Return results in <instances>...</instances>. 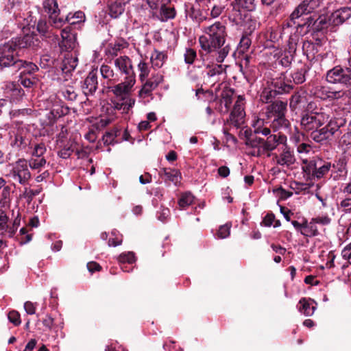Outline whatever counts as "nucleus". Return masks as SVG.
Returning <instances> with one entry per match:
<instances>
[{
	"instance_id": "5701e85b",
	"label": "nucleus",
	"mask_w": 351,
	"mask_h": 351,
	"mask_svg": "<svg viewBox=\"0 0 351 351\" xmlns=\"http://www.w3.org/2000/svg\"><path fill=\"white\" fill-rule=\"evenodd\" d=\"M346 119L343 117H334L330 119L327 124L332 134L335 136L339 137L344 130L343 128L346 127Z\"/></svg>"
},
{
	"instance_id": "603ef678",
	"label": "nucleus",
	"mask_w": 351,
	"mask_h": 351,
	"mask_svg": "<svg viewBox=\"0 0 351 351\" xmlns=\"http://www.w3.org/2000/svg\"><path fill=\"white\" fill-rule=\"evenodd\" d=\"M295 56H293L285 51L280 56L279 63L284 67H289L293 61Z\"/></svg>"
},
{
	"instance_id": "4be33fe9",
	"label": "nucleus",
	"mask_w": 351,
	"mask_h": 351,
	"mask_svg": "<svg viewBox=\"0 0 351 351\" xmlns=\"http://www.w3.org/2000/svg\"><path fill=\"white\" fill-rule=\"evenodd\" d=\"M199 6L200 5L199 4ZM185 12L187 16L190 17L193 21L200 23L207 19V14L200 9L192 4L185 5Z\"/></svg>"
},
{
	"instance_id": "4468645a",
	"label": "nucleus",
	"mask_w": 351,
	"mask_h": 351,
	"mask_svg": "<svg viewBox=\"0 0 351 351\" xmlns=\"http://www.w3.org/2000/svg\"><path fill=\"white\" fill-rule=\"evenodd\" d=\"M243 100V97L242 96L238 97V99L235 102L233 109L230 114V121L231 124H232L237 128H240L241 125L244 123V117L245 113L241 103Z\"/></svg>"
},
{
	"instance_id": "f03ea898",
	"label": "nucleus",
	"mask_w": 351,
	"mask_h": 351,
	"mask_svg": "<svg viewBox=\"0 0 351 351\" xmlns=\"http://www.w3.org/2000/svg\"><path fill=\"white\" fill-rule=\"evenodd\" d=\"M302 23H298L297 32L301 36L311 33L313 38L324 37L331 29L328 15L313 14L302 19Z\"/></svg>"
},
{
	"instance_id": "2f4dec72",
	"label": "nucleus",
	"mask_w": 351,
	"mask_h": 351,
	"mask_svg": "<svg viewBox=\"0 0 351 351\" xmlns=\"http://www.w3.org/2000/svg\"><path fill=\"white\" fill-rule=\"evenodd\" d=\"M302 234L304 237H312L319 234L317 226L313 221V218L308 222L306 219H304V227Z\"/></svg>"
},
{
	"instance_id": "c03bdc74",
	"label": "nucleus",
	"mask_w": 351,
	"mask_h": 351,
	"mask_svg": "<svg viewBox=\"0 0 351 351\" xmlns=\"http://www.w3.org/2000/svg\"><path fill=\"white\" fill-rule=\"evenodd\" d=\"M194 199L191 192H184L181 194L178 203L181 209H184L193 203Z\"/></svg>"
},
{
	"instance_id": "a878e982",
	"label": "nucleus",
	"mask_w": 351,
	"mask_h": 351,
	"mask_svg": "<svg viewBox=\"0 0 351 351\" xmlns=\"http://www.w3.org/2000/svg\"><path fill=\"white\" fill-rule=\"evenodd\" d=\"M129 0H115L108 5L109 14L112 18H118L125 10V5Z\"/></svg>"
},
{
	"instance_id": "5fc2aeb1",
	"label": "nucleus",
	"mask_w": 351,
	"mask_h": 351,
	"mask_svg": "<svg viewBox=\"0 0 351 351\" xmlns=\"http://www.w3.org/2000/svg\"><path fill=\"white\" fill-rule=\"evenodd\" d=\"M304 163H305V165L302 167L303 171L306 174L311 175L315 178L317 162L315 160H311L309 162H304Z\"/></svg>"
},
{
	"instance_id": "4c0bfd02",
	"label": "nucleus",
	"mask_w": 351,
	"mask_h": 351,
	"mask_svg": "<svg viewBox=\"0 0 351 351\" xmlns=\"http://www.w3.org/2000/svg\"><path fill=\"white\" fill-rule=\"evenodd\" d=\"M10 193L11 189L9 186H5L3 188L1 193L0 208L10 210Z\"/></svg>"
},
{
	"instance_id": "412c9836",
	"label": "nucleus",
	"mask_w": 351,
	"mask_h": 351,
	"mask_svg": "<svg viewBox=\"0 0 351 351\" xmlns=\"http://www.w3.org/2000/svg\"><path fill=\"white\" fill-rule=\"evenodd\" d=\"M159 176L164 180L165 182L170 184L173 183L177 185L180 182L182 176L179 170L171 168H162L158 172Z\"/></svg>"
},
{
	"instance_id": "ddd939ff",
	"label": "nucleus",
	"mask_w": 351,
	"mask_h": 351,
	"mask_svg": "<svg viewBox=\"0 0 351 351\" xmlns=\"http://www.w3.org/2000/svg\"><path fill=\"white\" fill-rule=\"evenodd\" d=\"M10 41L12 43L15 44V47L19 51H20V50L22 49L27 47H32L33 49H36L40 47V40L36 35L32 34H27L23 37L15 38L12 39Z\"/></svg>"
},
{
	"instance_id": "13d9d810",
	"label": "nucleus",
	"mask_w": 351,
	"mask_h": 351,
	"mask_svg": "<svg viewBox=\"0 0 351 351\" xmlns=\"http://www.w3.org/2000/svg\"><path fill=\"white\" fill-rule=\"evenodd\" d=\"M125 47L123 43H116L114 45L109 44L108 47L107 53L112 57L117 56L118 52Z\"/></svg>"
},
{
	"instance_id": "de8ad7c7",
	"label": "nucleus",
	"mask_w": 351,
	"mask_h": 351,
	"mask_svg": "<svg viewBox=\"0 0 351 351\" xmlns=\"http://www.w3.org/2000/svg\"><path fill=\"white\" fill-rule=\"evenodd\" d=\"M250 36L251 35H246L245 34H243L238 47L239 53H244L249 49L252 44Z\"/></svg>"
},
{
	"instance_id": "cd10ccee",
	"label": "nucleus",
	"mask_w": 351,
	"mask_h": 351,
	"mask_svg": "<svg viewBox=\"0 0 351 351\" xmlns=\"http://www.w3.org/2000/svg\"><path fill=\"white\" fill-rule=\"evenodd\" d=\"M161 15V20L167 21L169 19H173L176 16V11L173 5L168 1L167 3H163L160 9Z\"/></svg>"
},
{
	"instance_id": "8fccbe9b",
	"label": "nucleus",
	"mask_w": 351,
	"mask_h": 351,
	"mask_svg": "<svg viewBox=\"0 0 351 351\" xmlns=\"http://www.w3.org/2000/svg\"><path fill=\"white\" fill-rule=\"evenodd\" d=\"M77 66V58L73 57H66L63 60L62 70L64 73L70 72Z\"/></svg>"
},
{
	"instance_id": "0eeeda50",
	"label": "nucleus",
	"mask_w": 351,
	"mask_h": 351,
	"mask_svg": "<svg viewBox=\"0 0 351 351\" xmlns=\"http://www.w3.org/2000/svg\"><path fill=\"white\" fill-rule=\"evenodd\" d=\"M48 37L51 39L53 44L58 45L62 51H69L75 47V35L71 32L70 27H66L62 30L61 40H60L58 35L50 34Z\"/></svg>"
},
{
	"instance_id": "052dcab7",
	"label": "nucleus",
	"mask_w": 351,
	"mask_h": 351,
	"mask_svg": "<svg viewBox=\"0 0 351 351\" xmlns=\"http://www.w3.org/2000/svg\"><path fill=\"white\" fill-rule=\"evenodd\" d=\"M138 67L140 71L139 78L140 80L143 82L147 77L149 70L148 69L147 64L143 61H141L139 62Z\"/></svg>"
},
{
	"instance_id": "a211bd4d",
	"label": "nucleus",
	"mask_w": 351,
	"mask_h": 351,
	"mask_svg": "<svg viewBox=\"0 0 351 351\" xmlns=\"http://www.w3.org/2000/svg\"><path fill=\"white\" fill-rule=\"evenodd\" d=\"M315 43L311 40H302V52L308 60H313L315 58V55L319 52V48L321 46V38H313Z\"/></svg>"
},
{
	"instance_id": "6ab92c4d",
	"label": "nucleus",
	"mask_w": 351,
	"mask_h": 351,
	"mask_svg": "<svg viewBox=\"0 0 351 351\" xmlns=\"http://www.w3.org/2000/svg\"><path fill=\"white\" fill-rule=\"evenodd\" d=\"M162 81L163 76L162 75L157 74L156 75H152V77L148 79L143 85L141 89L138 92L139 96L143 97V95H151L152 92L155 90Z\"/></svg>"
},
{
	"instance_id": "b1692460",
	"label": "nucleus",
	"mask_w": 351,
	"mask_h": 351,
	"mask_svg": "<svg viewBox=\"0 0 351 351\" xmlns=\"http://www.w3.org/2000/svg\"><path fill=\"white\" fill-rule=\"evenodd\" d=\"M306 103V96L304 90L295 92L290 98L289 107L291 111H295Z\"/></svg>"
},
{
	"instance_id": "69168bd1",
	"label": "nucleus",
	"mask_w": 351,
	"mask_h": 351,
	"mask_svg": "<svg viewBox=\"0 0 351 351\" xmlns=\"http://www.w3.org/2000/svg\"><path fill=\"white\" fill-rule=\"evenodd\" d=\"M89 94L95 92L97 88V77L93 71L89 72Z\"/></svg>"
},
{
	"instance_id": "774afa93",
	"label": "nucleus",
	"mask_w": 351,
	"mask_h": 351,
	"mask_svg": "<svg viewBox=\"0 0 351 351\" xmlns=\"http://www.w3.org/2000/svg\"><path fill=\"white\" fill-rule=\"evenodd\" d=\"M341 256L351 265V242L343 249Z\"/></svg>"
},
{
	"instance_id": "39448f33",
	"label": "nucleus",
	"mask_w": 351,
	"mask_h": 351,
	"mask_svg": "<svg viewBox=\"0 0 351 351\" xmlns=\"http://www.w3.org/2000/svg\"><path fill=\"white\" fill-rule=\"evenodd\" d=\"M19 51L15 47V44L9 42L0 46V70L3 67L13 66L16 68V63L19 60L17 57Z\"/></svg>"
},
{
	"instance_id": "f257e3e1",
	"label": "nucleus",
	"mask_w": 351,
	"mask_h": 351,
	"mask_svg": "<svg viewBox=\"0 0 351 351\" xmlns=\"http://www.w3.org/2000/svg\"><path fill=\"white\" fill-rule=\"evenodd\" d=\"M204 32L209 38L206 36H201L199 38L201 48L207 53L217 51L218 56L216 57V61L218 63L223 62L230 50L229 45L224 46L227 36L226 25L220 21H217L205 27Z\"/></svg>"
},
{
	"instance_id": "58836bf2",
	"label": "nucleus",
	"mask_w": 351,
	"mask_h": 351,
	"mask_svg": "<svg viewBox=\"0 0 351 351\" xmlns=\"http://www.w3.org/2000/svg\"><path fill=\"white\" fill-rule=\"evenodd\" d=\"M300 36L301 35H300L298 32L290 36L288 41V47L285 50L286 52H288L293 56H296L298 44L300 42V40H302V38L300 37Z\"/></svg>"
},
{
	"instance_id": "f8f14e48",
	"label": "nucleus",
	"mask_w": 351,
	"mask_h": 351,
	"mask_svg": "<svg viewBox=\"0 0 351 351\" xmlns=\"http://www.w3.org/2000/svg\"><path fill=\"white\" fill-rule=\"evenodd\" d=\"M328 17L331 25V31H335L334 29L336 27L342 25L351 17V8H341L333 12Z\"/></svg>"
},
{
	"instance_id": "49530a36",
	"label": "nucleus",
	"mask_w": 351,
	"mask_h": 351,
	"mask_svg": "<svg viewBox=\"0 0 351 351\" xmlns=\"http://www.w3.org/2000/svg\"><path fill=\"white\" fill-rule=\"evenodd\" d=\"M277 136L275 134L269 135L262 145L263 152L273 151L277 147Z\"/></svg>"
},
{
	"instance_id": "72a5a7b5",
	"label": "nucleus",
	"mask_w": 351,
	"mask_h": 351,
	"mask_svg": "<svg viewBox=\"0 0 351 351\" xmlns=\"http://www.w3.org/2000/svg\"><path fill=\"white\" fill-rule=\"evenodd\" d=\"M16 70H22L21 74H31L38 70V66L30 62H26L21 60L17 61L16 63Z\"/></svg>"
},
{
	"instance_id": "6e6d98bb",
	"label": "nucleus",
	"mask_w": 351,
	"mask_h": 351,
	"mask_svg": "<svg viewBox=\"0 0 351 351\" xmlns=\"http://www.w3.org/2000/svg\"><path fill=\"white\" fill-rule=\"evenodd\" d=\"M56 59L49 54H44L40 58V66L41 68H48L53 66Z\"/></svg>"
},
{
	"instance_id": "423d86ee",
	"label": "nucleus",
	"mask_w": 351,
	"mask_h": 351,
	"mask_svg": "<svg viewBox=\"0 0 351 351\" xmlns=\"http://www.w3.org/2000/svg\"><path fill=\"white\" fill-rule=\"evenodd\" d=\"M255 0H234L231 3L232 9L229 19L232 21H239L242 16L250 14L256 8Z\"/></svg>"
},
{
	"instance_id": "393cba45",
	"label": "nucleus",
	"mask_w": 351,
	"mask_h": 351,
	"mask_svg": "<svg viewBox=\"0 0 351 351\" xmlns=\"http://www.w3.org/2000/svg\"><path fill=\"white\" fill-rule=\"evenodd\" d=\"M29 143V139L26 136L25 128L21 125L17 130L14 138L11 140V145L16 147H25Z\"/></svg>"
},
{
	"instance_id": "ea45409f",
	"label": "nucleus",
	"mask_w": 351,
	"mask_h": 351,
	"mask_svg": "<svg viewBox=\"0 0 351 351\" xmlns=\"http://www.w3.org/2000/svg\"><path fill=\"white\" fill-rule=\"evenodd\" d=\"M299 304L300 306L299 307V311L302 313L306 316H311L314 313V311L316 308L315 306H313L309 301L305 298H302L300 299Z\"/></svg>"
},
{
	"instance_id": "680f3d73",
	"label": "nucleus",
	"mask_w": 351,
	"mask_h": 351,
	"mask_svg": "<svg viewBox=\"0 0 351 351\" xmlns=\"http://www.w3.org/2000/svg\"><path fill=\"white\" fill-rule=\"evenodd\" d=\"M46 164V160L43 158H32L29 161L28 166L32 169H39Z\"/></svg>"
},
{
	"instance_id": "c9c22d12",
	"label": "nucleus",
	"mask_w": 351,
	"mask_h": 351,
	"mask_svg": "<svg viewBox=\"0 0 351 351\" xmlns=\"http://www.w3.org/2000/svg\"><path fill=\"white\" fill-rule=\"evenodd\" d=\"M270 126L274 131L282 129L287 130L290 126V122L285 117V115L282 117L280 116L272 119Z\"/></svg>"
},
{
	"instance_id": "9b49d317",
	"label": "nucleus",
	"mask_w": 351,
	"mask_h": 351,
	"mask_svg": "<svg viewBox=\"0 0 351 351\" xmlns=\"http://www.w3.org/2000/svg\"><path fill=\"white\" fill-rule=\"evenodd\" d=\"M9 213V210L0 208V235L12 237L19 224V221L17 219H15L13 223L11 224L8 217Z\"/></svg>"
},
{
	"instance_id": "2eb2a0df",
	"label": "nucleus",
	"mask_w": 351,
	"mask_h": 351,
	"mask_svg": "<svg viewBox=\"0 0 351 351\" xmlns=\"http://www.w3.org/2000/svg\"><path fill=\"white\" fill-rule=\"evenodd\" d=\"M301 3L294 10L289 16V21L287 22L286 25L287 27H291L293 25H296L298 27V23H302V21H297L303 15H307L311 13L314 9L309 6L308 3L305 2L304 0H301Z\"/></svg>"
},
{
	"instance_id": "7c9ffc66",
	"label": "nucleus",
	"mask_w": 351,
	"mask_h": 351,
	"mask_svg": "<svg viewBox=\"0 0 351 351\" xmlns=\"http://www.w3.org/2000/svg\"><path fill=\"white\" fill-rule=\"evenodd\" d=\"M308 67L303 65L300 68L297 69L291 74L292 83L295 84H301L306 80V74L308 72Z\"/></svg>"
},
{
	"instance_id": "dca6fc26",
	"label": "nucleus",
	"mask_w": 351,
	"mask_h": 351,
	"mask_svg": "<svg viewBox=\"0 0 351 351\" xmlns=\"http://www.w3.org/2000/svg\"><path fill=\"white\" fill-rule=\"evenodd\" d=\"M239 21H233L237 25H241L243 27V34L252 35L255 29L259 26L260 23L257 19L251 14H246L241 17Z\"/></svg>"
},
{
	"instance_id": "09e8293b",
	"label": "nucleus",
	"mask_w": 351,
	"mask_h": 351,
	"mask_svg": "<svg viewBox=\"0 0 351 351\" xmlns=\"http://www.w3.org/2000/svg\"><path fill=\"white\" fill-rule=\"evenodd\" d=\"M278 95L274 89L265 88L261 95V99L265 103H272L273 99Z\"/></svg>"
},
{
	"instance_id": "0e129e2a",
	"label": "nucleus",
	"mask_w": 351,
	"mask_h": 351,
	"mask_svg": "<svg viewBox=\"0 0 351 351\" xmlns=\"http://www.w3.org/2000/svg\"><path fill=\"white\" fill-rule=\"evenodd\" d=\"M119 260L122 263H133L136 261L134 253L128 252L127 253H122L119 255Z\"/></svg>"
},
{
	"instance_id": "c756f323",
	"label": "nucleus",
	"mask_w": 351,
	"mask_h": 351,
	"mask_svg": "<svg viewBox=\"0 0 351 351\" xmlns=\"http://www.w3.org/2000/svg\"><path fill=\"white\" fill-rule=\"evenodd\" d=\"M135 82V79L131 77H130V80L125 79V81L124 82L120 83L114 87L113 93L117 96H121L123 94H126L134 86Z\"/></svg>"
},
{
	"instance_id": "bf43d9fd",
	"label": "nucleus",
	"mask_w": 351,
	"mask_h": 351,
	"mask_svg": "<svg viewBox=\"0 0 351 351\" xmlns=\"http://www.w3.org/2000/svg\"><path fill=\"white\" fill-rule=\"evenodd\" d=\"M231 226V224L228 223L221 226L217 233V237L219 239H226L229 237Z\"/></svg>"
},
{
	"instance_id": "f704fd0d",
	"label": "nucleus",
	"mask_w": 351,
	"mask_h": 351,
	"mask_svg": "<svg viewBox=\"0 0 351 351\" xmlns=\"http://www.w3.org/2000/svg\"><path fill=\"white\" fill-rule=\"evenodd\" d=\"M276 158V163L279 165L289 166L295 162L294 156L291 154V152L288 149L284 150L283 152L278 156L275 155Z\"/></svg>"
},
{
	"instance_id": "aec40b11",
	"label": "nucleus",
	"mask_w": 351,
	"mask_h": 351,
	"mask_svg": "<svg viewBox=\"0 0 351 351\" xmlns=\"http://www.w3.org/2000/svg\"><path fill=\"white\" fill-rule=\"evenodd\" d=\"M114 64L122 73L126 75L125 79L130 80V77L135 79L132 61L128 56H124L117 58Z\"/></svg>"
},
{
	"instance_id": "473e14b6",
	"label": "nucleus",
	"mask_w": 351,
	"mask_h": 351,
	"mask_svg": "<svg viewBox=\"0 0 351 351\" xmlns=\"http://www.w3.org/2000/svg\"><path fill=\"white\" fill-rule=\"evenodd\" d=\"M226 66L221 64H213L206 65V75L210 77H219L221 75H226Z\"/></svg>"
},
{
	"instance_id": "e2e57ef3",
	"label": "nucleus",
	"mask_w": 351,
	"mask_h": 351,
	"mask_svg": "<svg viewBox=\"0 0 351 351\" xmlns=\"http://www.w3.org/2000/svg\"><path fill=\"white\" fill-rule=\"evenodd\" d=\"M197 57L196 51L191 48L186 49L184 53V62L188 64H192Z\"/></svg>"
},
{
	"instance_id": "7ed1b4c3",
	"label": "nucleus",
	"mask_w": 351,
	"mask_h": 351,
	"mask_svg": "<svg viewBox=\"0 0 351 351\" xmlns=\"http://www.w3.org/2000/svg\"><path fill=\"white\" fill-rule=\"evenodd\" d=\"M3 173L5 177L18 182L22 185L27 184L31 178L28 163L25 159H19L14 163L8 164L5 167Z\"/></svg>"
},
{
	"instance_id": "6e6552de",
	"label": "nucleus",
	"mask_w": 351,
	"mask_h": 351,
	"mask_svg": "<svg viewBox=\"0 0 351 351\" xmlns=\"http://www.w3.org/2000/svg\"><path fill=\"white\" fill-rule=\"evenodd\" d=\"M45 12L48 14L51 25L56 28H60L64 24L63 17H59L60 9L57 0H45L43 1Z\"/></svg>"
},
{
	"instance_id": "864d4df0",
	"label": "nucleus",
	"mask_w": 351,
	"mask_h": 351,
	"mask_svg": "<svg viewBox=\"0 0 351 351\" xmlns=\"http://www.w3.org/2000/svg\"><path fill=\"white\" fill-rule=\"evenodd\" d=\"M322 108H318L315 101H311L306 104V106L302 111V114L324 113L322 112Z\"/></svg>"
},
{
	"instance_id": "1a4fd4ad",
	"label": "nucleus",
	"mask_w": 351,
	"mask_h": 351,
	"mask_svg": "<svg viewBox=\"0 0 351 351\" xmlns=\"http://www.w3.org/2000/svg\"><path fill=\"white\" fill-rule=\"evenodd\" d=\"M325 123L324 113L302 114L300 123L306 131L317 130Z\"/></svg>"
},
{
	"instance_id": "a18cd8bd",
	"label": "nucleus",
	"mask_w": 351,
	"mask_h": 351,
	"mask_svg": "<svg viewBox=\"0 0 351 351\" xmlns=\"http://www.w3.org/2000/svg\"><path fill=\"white\" fill-rule=\"evenodd\" d=\"M167 56L164 53L155 50L151 57L152 66L158 69L161 68Z\"/></svg>"
},
{
	"instance_id": "79ce46f5",
	"label": "nucleus",
	"mask_w": 351,
	"mask_h": 351,
	"mask_svg": "<svg viewBox=\"0 0 351 351\" xmlns=\"http://www.w3.org/2000/svg\"><path fill=\"white\" fill-rule=\"evenodd\" d=\"M330 168L331 163L329 162H322V160L317 162L315 178H321L324 177L326 173H328Z\"/></svg>"
},
{
	"instance_id": "9d476101",
	"label": "nucleus",
	"mask_w": 351,
	"mask_h": 351,
	"mask_svg": "<svg viewBox=\"0 0 351 351\" xmlns=\"http://www.w3.org/2000/svg\"><path fill=\"white\" fill-rule=\"evenodd\" d=\"M271 86L278 95L288 94L294 88L291 79L288 78L285 73H281L279 76L272 78Z\"/></svg>"
},
{
	"instance_id": "37998d69",
	"label": "nucleus",
	"mask_w": 351,
	"mask_h": 351,
	"mask_svg": "<svg viewBox=\"0 0 351 351\" xmlns=\"http://www.w3.org/2000/svg\"><path fill=\"white\" fill-rule=\"evenodd\" d=\"M60 106L58 104L56 96H51L48 99L47 109L49 110L54 117H60L64 114V112L62 110L60 111Z\"/></svg>"
},
{
	"instance_id": "20e7f679",
	"label": "nucleus",
	"mask_w": 351,
	"mask_h": 351,
	"mask_svg": "<svg viewBox=\"0 0 351 351\" xmlns=\"http://www.w3.org/2000/svg\"><path fill=\"white\" fill-rule=\"evenodd\" d=\"M330 84H339L346 88H351V68L337 65L328 70L326 76Z\"/></svg>"
},
{
	"instance_id": "e433bc0d",
	"label": "nucleus",
	"mask_w": 351,
	"mask_h": 351,
	"mask_svg": "<svg viewBox=\"0 0 351 351\" xmlns=\"http://www.w3.org/2000/svg\"><path fill=\"white\" fill-rule=\"evenodd\" d=\"M86 20V16L83 12L77 11L75 13H69L66 15V18L64 19V23L66 22L70 25H75L80 23H84Z\"/></svg>"
},
{
	"instance_id": "c85d7f7f",
	"label": "nucleus",
	"mask_w": 351,
	"mask_h": 351,
	"mask_svg": "<svg viewBox=\"0 0 351 351\" xmlns=\"http://www.w3.org/2000/svg\"><path fill=\"white\" fill-rule=\"evenodd\" d=\"M121 130L118 127H114L112 130L107 131L102 136V141L105 145H114L119 142L117 138L120 136Z\"/></svg>"
},
{
	"instance_id": "f3484780",
	"label": "nucleus",
	"mask_w": 351,
	"mask_h": 351,
	"mask_svg": "<svg viewBox=\"0 0 351 351\" xmlns=\"http://www.w3.org/2000/svg\"><path fill=\"white\" fill-rule=\"evenodd\" d=\"M287 102L275 100L267 107V114L269 119L285 116L287 112Z\"/></svg>"
},
{
	"instance_id": "a19ab883",
	"label": "nucleus",
	"mask_w": 351,
	"mask_h": 351,
	"mask_svg": "<svg viewBox=\"0 0 351 351\" xmlns=\"http://www.w3.org/2000/svg\"><path fill=\"white\" fill-rule=\"evenodd\" d=\"M234 94V89L228 87L225 88L221 93V99L224 102L226 107V112L229 110L232 104Z\"/></svg>"
},
{
	"instance_id": "3c124183",
	"label": "nucleus",
	"mask_w": 351,
	"mask_h": 351,
	"mask_svg": "<svg viewBox=\"0 0 351 351\" xmlns=\"http://www.w3.org/2000/svg\"><path fill=\"white\" fill-rule=\"evenodd\" d=\"M60 96L61 95L63 98L67 100L73 101L76 98V93L74 91L73 87L66 86L62 88L59 91Z\"/></svg>"
},
{
	"instance_id": "338daca9",
	"label": "nucleus",
	"mask_w": 351,
	"mask_h": 351,
	"mask_svg": "<svg viewBox=\"0 0 351 351\" xmlns=\"http://www.w3.org/2000/svg\"><path fill=\"white\" fill-rule=\"evenodd\" d=\"M48 26L47 22L45 21L40 20L37 23V30L42 35L46 36V38H49V35H51V33H48Z\"/></svg>"
},
{
	"instance_id": "bb28decb",
	"label": "nucleus",
	"mask_w": 351,
	"mask_h": 351,
	"mask_svg": "<svg viewBox=\"0 0 351 351\" xmlns=\"http://www.w3.org/2000/svg\"><path fill=\"white\" fill-rule=\"evenodd\" d=\"M109 123V120H105V119H99L97 120V119L94 120H90L89 119V142L90 141H94L95 139L97 138L95 136V129L100 130L101 128H105L108 124Z\"/></svg>"
},
{
	"instance_id": "4d7b16f0",
	"label": "nucleus",
	"mask_w": 351,
	"mask_h": 351,
	"mask_svg": "<svg viewBox=\"0 0 351 351\" xmlns=\"http://www.w3.org/2000/svg\"><path fill=\"white\" fill-rule=\"evenodd\" d=\"M264 142V139L260 137H257L256 136H252L251 138H248L247 141H245V145L248 147H251L253 148H258L259 149H262V145Z\"/></svg>"
}]
</instances>
